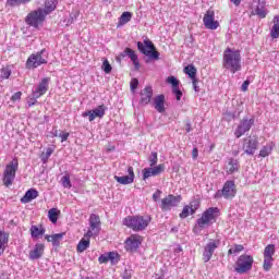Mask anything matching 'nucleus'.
Here are the masks:
<instances>
[{
	"mask_svg": "<svg viewBox=\"0 0 279 279\" xmlns=\"http://www.w3.org/2000/svg\"><path fill=\"white\" fill-rule=\"evenodd\" d=\"M222 66L230 73H239L241 71V51L232 48H227L223 51Z\"/></svg>",
	"mask_w": 279,
	"mask_h": 279,
	"instance_id": "obj_1",
	"label": "nucleus"
},
{
	"mask_svg": "<svg viewBox=\"0 0 279 279\" xmlns=\"http://www.w3.org/2000/svg\"><path fill=\"white\" fill-rule=\"evenodd\" d=\"M151 221L150 218H145L143 216H128L123 219V226L133 230V232H143L147 230V226Z\"/></svg>",
	"mask_w": 279,
	"mask_h": 279,
	"instance_id": "obj_2",
	"label": "nucleus"
},
{
	"mask_svg": "<svg viewBox=\"0 0 279 279\" xmlns=\"http://www.w3.org/2000/svg\"><path fill=\"white\" fill-rule=\"evenodd\" d=\"M219 215L220 211L218 207H209L203 213L202 217L196 220V226H198L201 230L209 228V226H213V223L217 221Z\"/></svg>",
	"mask_w": 279,
	"mask_h": 279,
	"instance_id": "obj_3",
	"label": "nucleus"
},
{
	"mask_svg": "<svg viewBox=\"0 0 279 279\" xmlns=\"http://www.w3.org/2000/svg\"><path fill=\"white\" fill-rule=\"evenodd\" d=\"M137 49L141 53L147 56L149 60H160V52L156 51V46H154V43L149 39H145L144 44L138 41Z\"/></svg>",
	"mask_w": 279,
	"mask_h": 279,
	"instance_id": "obj_4",
	"label": "nucleus"
},
{
	"mask_svg": "<svg viewBox=\"0 0 279 279\" xmlns=\"http://www.w3.org/2000/svg\"><path fill=\"white\" fill-rule=\"evenodd\" d=\"M16 171H19V159L14 158L7 165L3 172V184L5 186H12V182L16 178Z\"/></svg>",
	"mask_w": 279,
	"mask_h": 279,
	"instance_id": "obj_5",
	"label": "nucleus"
},
{
	"mask_svg": "<svg viewBox=\"0 0 279 279\" xmlns=\"http://www.w3.org/2000/svg\"><path fill=\"white\" fill-rule=\"evenodd\" d=\"M47 62H48L47 50L43 49L28 57L26 61V66L28 69H38V66H41V64H47Z\"/></svg>",
	"mask_w": 279,
	"mask_h": 279,
	"instance_id": "obj_6",
	"label": "nucleus"
},
{
	"mask_svg": "<svg viewBox=\"0 0 279 279\" xmlns=\"http://www.w3.org/2000/svg\"><path fill=\"white\" fill-rule=\"evenodd\" d=\"M254 265V257L247 254L241 255L235 263V271L236 274H247V271L252 270Z\"/></svg>",
	"mask_w": 279,
	"mask_h": 279,
	"instance_id": "obj_7",
	"label": "nucleus"
},
{
	"mask_svg": "<svg viewBox=\"0 0 279 279\" xmlns=\"http://www.w3.org/2000/svg\"><path fill=\"white\" fill-rule=\"evenodd\" d=\"M236 195V185L234 184V181L229 180L227 181L222 190H218L215 194V198L219 199L220 197H223L225 199H232Z\"/></svg>",
	"mask_w": 279,
	"mask_h": 279,
	"instance_id": "obj_8",
	"label": "nucleus"
},
{
	"mask_svg": "<svg viewBox=\"0 0 279 279\" xmlns=\"http://www.w3.org/2000/svg\"><path fill=\"white\" fill-rule=\"evenodd\" d=\"M99 232H101V218H99V215L92 214L89 216V229L85 233V236L87 239L98 236Z\"/></svg>",
	"mask_w": 279,
	"mask_h": 279,
	"instance_id": "obj_9",
	"label": "nucleus"
},
{
	"mask_svg": "<svg viewBox=\"0 0 279 279\" xmlns=\"http://www.w3.org/2000/svg\"><path fill=\"white\" fill-rule=\"evenodd\" d=\"M47 15H45V11L43 9H37L27 14L25 19V23L31 27L37 28L40 23L45 22Z\"/></svg>",
	"mask_w": 279,
	"mask_h": 279,
	"instance_id": "obj_10",
	"label": "nucleus"
},
{
	"mask_svg": "<svg viewBox=\"0 0 279 279\" xmlns=\"http://www.w3.org/2000/svg\"><path fill=\"white\" fill-rule=\"evenodd\" d=\"M242 149L246 156H254L258 149V138L250 135L243 140Z\"/></svg>",
	"mask_w": 279,
	"mask_h": 279,
	"instance_id": "obj_11",
	"label": "nucleus"
},
{
	"mask_svg": "<svg viewBox=\"0 0 279 279\" xmlns=\"http://www.w3.org/2000/svg\"><path fill=\"white\" fill-rule=\"evenodd\" d=\"M182 202V196H175L173 194H169L165 198L161 199L160 208L163 213L171 210V208H175Z\"/></svg>",
	"mask_w": 279,
	"mask_h": 279,
	"instance_id": "obj_12",
	"label": "nucleus"
},
{
	"mask_svg": "<svg viewBox=\"0 0 279 279\" xmlns=\"http://www.w3.org/2000/svg\"><path fill=\"white\" fill-rule=\"evenodd\" d=\"M219 240H209V242L205 245L203 252V260L204 263H209L210 258H213V254H215V250L220 245Z\"/></svg>",
	"mask_w": 279,
	"mask_h": 279,
	"instance_id": "obj_13",
	"label": "nucleus"
},
{
	"mask_svg": "<svg viewBox=\"0 0 279 279\" xmlns=\"http://www.w3.org/2000/svg\"><path fill=\"white\" fill-rule=\"evenodd\" d=\"M143 243V236L138 234H132L125 240V247L128 252H137Z\"/></svg>",
	"mask_w": 279,
	"mask_h": 279,
	"instance_id": "obj_14",
	"label": "nucleus"
},
{
	"mask_svg": "<svg viewBox=\"0 0 279 279\" xmlns=\"http://www.w3.org/2000/svg\"><path fill=\"white\" fill-rule=\"evenodd\" d=\"M106 106L105 105H100L98 106L96 109L93 110H88L82 113V117L86 118L88 117V120L90 122L95 121V119H104V116L106 114Z\"/></svg>",
	"mask_w": 279,
	"mask_h": 279,
	"instance_id": "obj_15",
	"label": "nucleus"
},
{
	"mask_svg": "<svg viewBox=\"0 0 279 279\" xmlns=\"http://www.w3.org/2000/svg\"><path fill=\"white\" fill-rule=\"evenodd\" d=\"M143 180H148V178H156V175H160V173H165V163H160L158 166H153L150 168H144L142 170Z\"/></svg>",
	"mask_w": 279,
	"mask_h": 279,
	"instance_id": "obj_16",
	"label": "nucleus"
},
{
	"mask_svg": "<svg viewBox=\"0 0 279 279\" xmlns=\"http://www.w3.org/2000/svg\"><path fill=\"white\" fill-rule=\"evenodd\" d=\"M50 83H51L50 77L43 78L40 83L37 85V87L35 88V90H33V97H35V99H40L43 95H46L47 90H49Z\"/></svg>",
	"mask_w": 279,
	"mask_h": 279,
	"instance_id": "obj_17",
	"label": "nucleus"
},
{
	"mask_svg": "<svg viewBox=\"0 0 279 279\" xmlns=\"http://www.w3.org/2000/svg\"><path fill=\"white\" fill-rule=\"evenodd\" d=\"M254 125V119L247 120V118H243V120L240 122L239 126L236 128L234 135L236 138H241L245 132H250L252 130V126Z\"/></svg>",
	"mask_w": 279,
	"mask_h": 279,
	"instance_id": "obj_18",
	"label": "nucleus"
},
{
	"mask_svg": "<svg viewBox=\"0 0 279 279\" xmlns=\"http://www.w3.org/2000/svg\"><path fill=\"white\" fill-rule=\"evenodd\" d=\"M203 23L206 29H217L219 22L215 21V11L208 10L204 15Z\"/></svg>",
	"mask_w": 279,
	"mask_h": 279,
	"instance_id": "obj_19",
	"label": "nucleus"
},
{
	"mask_svg": "<svg viewBox=\"0 0 279 279\" xmlns=\"http://www.w3.org/2000/svg\"><path fill=\"white\" fill-rule=\"evenodd\" d=\"M125 56H128V58H130V60L133 62L135 71H138L141 69V63L138 62V56L136 52H134L132 48H125L124 51L118 57V60L125 58Z\"/></svg>",
	"mask_w": 279,
	"mask_h": 279,
	"instance_id": "obj_20",
	"label": "nucleus"
},
{
	"mask_svg": "<svg viewBox=\"0 0 279 279\" xmlns=\"http://www.w3.org/2000/svg\"><path fill=\"white\" fill-rule=\"evenodd\" d=\"M151 97H154V89L151 88V86H146L141 92V99H140L141 106H147L149 101H151Z\"/></svg>",
	"mask_w": 279,
	"mask_h": 279,
	"instance_id": "obj_21",
	"label": "nucleus"
},
{
	"mask_svg": "<svg viewBox=\"0 0 279 279\" xmlns=\"http://www.w3.org/2000/svg\"><path fill=\"white\" fill-rule=\"evenodd\" d=\"M43 254H45V244H36L33 250L28 253V258L31 260H38V258H43Z\"/></svg>",
	"mask_w": 279,
	"mask_h": 279,
	"instance_id": "obj_22",
	"label": "nucleus"
},
{
	"mask_svg": "<svg viewBox=\"0 0 279 279\" xmlns=\"http://www.w3.org/2000/svg\"><path fill=\"white\" fill-rule=\"evenodd\" d=\"M128 173L129 175H124V177H114V180H117V182H119V184H132V182H134V168H132V166L128 167Z\"/></svg>",
	"mask_w": 279,
	"mask_h": 279,
	"instance_id": "obj_23",
	"label": "nucleus"
},
{
	"mask_svg": "<svg viewBox=\"0 0 279 279\" xmlns=\"http://www.w3.org/2000/svg\"><path fill=\"white\" fill-rule=\"evenodd\" d=\"M239 160L230 158L226 165V172L229 175H232V173H236V171H239Z\"/></svg>",
	"mask_w": 279,
	"mask_h": 279,
	"instance_id": "obj_24",
	"label": "nucleus"
},
{
	"mask_svg": "<svg viewBox=\"0 0 279 279\" xmlns=\"http://www.w3.org/2000/svg\"><path fill=\"white\" fill-rule=\"evenodd\" d=\"M10 241V234L5 231H0V256L5 252L8 243Z\"/></svg>",
	"mask_w": 279,
	"mask_h": 279,
	"instance_id": "obj_25",
	"label": "nucleus"
},
{
	"mask_svg": "<svg viewBox=\"0 0 279 279\" xmlns=\"http://www.w3.org/2000/svg\"><path fill=\"white\" fill-rule=\"evenodd\" d=\"M36 197H38V191L31 189L21 198V202L22 204H29V202H32V199H36Z\"/></svg>",
	"mask_w": 279,
	"mask_h": 279,
	"instance_id": "obj_26",
	"label": "nucleus"
},
{
	"mask_svg": "<svg viewBox=\"0 0 279 279\" xmlns=\"http://www.w3.org/2000/svg\"><path fill=\"white\" fill-rule=\"evenodd\" d=\"M64 238V233H56L52 235H46L45 239L49 242L52 243L54 247H58L60 245V241Z\"/></svg>",
	"mask_w": 279,
	"mask_h": 279,
	"instance_id": "obj_27",
	"label": "nucleus"
},
{
	"mask_svg": "<svg viewBox=\"0 0 279 279\" xmlns=\"http://www.w3.org/2000/svg\"><path fill=\"white\" fill-rule=\"evenodd\" d=\"M87 247H90V238H88V236H86V234H84L82 240L78 242L76 250H77V252L82 253V252H86Z\"/></svg>",
	"mask_w": 279,
	"mask_h": 279,
	"instance_id": "obj_28",
	"label": "nucleus"
},
{
	"mask_svg": "<svg viewBox=\"0 0 279 279\" xmlns=\"http://www.w3.org/2000/svg\"><path fill=\"white\" fill-rule=\"evenodd\" d=\"M155 110L160 113L165 112V95L155 97Z\"/></svg>",
	"mask_w": 279,
	"mask_h": 279,
	"instance_id": "obj_29",
	"label": "nucleus"
},
{
	"mask_svg": "<svg viewBox=\"0 0 279 279\" xmlns=\"http://www.w3.org/2000/svg\"><path fill=\"white\" fill-rule=\"evenodd\" d=\"M270 36L271 38H279V15H276L272 20Z\"/></svg>",
	"mask_w": 279,
	"mask_h": 279,
	"instance_id": "obj_30",
	"label": "nucleus"
},
{
	"mask_svg": "<svg viewBox=\"0 0 279 279\" xmlns=\"http://www.w3.org/2000/svg\"><path fill=\"white\" fill-rule=\"evenodd\" d=\"M10 75H12V65H7L0 70V82L3 80H10Z\"/></svg>",
	"mask_w": 279,
	"mask_h": 279,
	"instance_id": "obj_31",
	"label": "nucleus"
},
{
	"mask_svg": "<svg viewBox=\"0 0 279 279\" xmlns=\"http://www.w3.org/2000/svg\"><path fill=\"white\" fill-rule=\"evenodd\" d=\"M132 21V13L130 12H123L122 15L119 19L118 27H121V25H128Z\"/></svg>",
	"mask_w": 279,
	"mask_h": 279,
	"instance_id": "obj_32",
	"label": "nucleus"
},
{
	"mask_svg": "<svg viewBox=\"0 0 279 279\" xmlns=\"http://www.w3.org/2000/svg\"><path fill=\"white\" fill-rule=\"evenodd\" d=\"M53 10H56V2L53 0H47L45 2V9H43L45 16H47V14H51Z\"/></svg>",
	"mask_w": 279,
	"mask_h": 279,
	"instance_id": "obj_33",
	"label": "nucleus"
},
{
	"mask_svg": "<svg viewBox=\"0 0 279 279\" xmlns=\"http://www.w3.org/2000/svg\"><path fill=\"white\" fill-rule=\"evenodd\" d=\"M276 254V245L268 244L264 250V258H274Z\"/></svg>",
	"mask_w": 279,
	"mask_h": 279,
	"instance_id": "obj_34",
	"label": "nucleus"
},
{
	"mask_svg": "<svg viewBox=\"0 0 279 279\" xmlns=\"http://www.w3.org/2000/svg\"><path fill=\"white\" fill-rule=\"evenodd\" d=\"M252 14L259 16V19H265L267 16V10L263 4H258Z\"/></svg>",
	"mask_w": 279,
	"mask_h": 279,
	"instance_id": "obj_35",
	"label": "nucleus"
},
{
	"mask_svg": "<svg viewBox=\"0 0 279 279\" xmlns=\"http://www.w3.org/2000/svg\"><path fill=\"white\" fill-rule=\"evenodd\" d=\"M58 215H60V210H58L57 208H51L48 211V219H50V221L52 223H57L58 222Z\"/></svg>",
	"mask_w": 279,
	"mask_h": 279,
	"instance_id": "obj_36",
	"label": "nucleus"
},
{
	"mask_svg": "<svg viewBox=\"0 0 279 279\" xmlns=\"http://www.w3.org/2000/svg\"><path fill=\"white\" fill-rule=\"evenodd\" d=\"M184 73L191 77V80H196L195 75H197V69H195L192 64L184 68Z\"/></svg>",
	"mask_w": 279,
	"mask_h": 279,
	"instance_id": "obj_37",
	"label": "nucleus"
},
{
	"mask_svg": "<svg viewBox=\"0 0 279 279\" xmlns=\"http://www.w3.org/2000/svg\"><path fill=\"white\" fill-rule=\"evenodd\" d=\"M54 148L53 147H48L46 149V153L41 154V161L44 165H47V162L49 161V158H51V154H53Z\"/></svg>",
	"mask_w": 279,
	"mask_h": 279,
	"instance_id": "obj_38",
	"label": "nucleus"
},
{
	"mask_svg": "<svg viewBox=\"0 0 279 279\" xmlns=\"http://www.w3.org/2000/svg\"><path fill=\"white\" fill-rule=\"evenodd\" d=\"M274 147L271 145L263 146L259 150L260 158H267V156L271 155Z\"/></svg>",
	"mask_w": 279,
	"mask_h": 279,
	"instance_id": "obj_39",
	"label": "nucleus"
},
{
	"mask_svg": "<svg viewBox=\"0 0 279 279\" xmlns=\"http://www.w3.org/2000/svg\"><path fill=\"white\" fill-rule=\"evenodd\" d=\"M32 0H7V4H9L11 8H16L17 5H25L26 3H29Z\"/></svg>",
	"mask_w": 279,
	"mask_h": 279,
	"instance_id": "obj_40",
	"label": "nucleus"
},
{
	"mask_svg": "<svg viewBox=\"0 0 279 279\" xmlns=\"http://www.w3.org/2000/svg\"><path fill=\"white\" fill-rule=\"evenodd\" d=\"M31 234L32 236H34L35 239H38L39 236H41V234H45V229H40L36 226H33L31 228Z\"/></svg>",
	"mask_w": 279,
	"mask_h": 279,
	"instance_id": "obj_41",
	"label": "nucleus"
},
{
	"mask_svg": "<svg viewBox=\"0 0 279 279\" xmlns=\"http://www.w3.org/2000/svg\"><path fill=\"white\" fill-rule=\"evenodd\" d=\"M264 270L269 271L274 267V257H264Z\"/></svg>",
	"mask_w": 279,
	"mask_h": 279,
	"instance_id": "obj_42",
	"label": "nucleus"
},
{
	"mask_svg": "<svg viewBox=\"0 0 279 279\" xmlns=\"http://www.w3.org/2000/svg\"><path fill=\"white\" fill-rule=\"evenodd\" d=\"M61 184L63 186V189H71V186H73L71 184V177L69 174H65L61 178Z\"/></svg>",
	"mask_w": 279,
	"mask_h": 279,
	"instance_id": "obj_43",
	"label": "nucleus"
},
{
	"mask_svg": "<svg viewBox=\"0 0 279 279\" xmlns=\"http://www.w3.org/2000/svg\"><path fill=\"white\" fill-rule=\"evenodd\" d=\"M243 250H245L243 245L235 244L229 248L228 254H240V252H243Z\"/></svg>",
	"mask_w": 279,
	"mask_h": 279,
	"instance_id": "obj_44",
	"label": "nucleus"
},
{
	"mask_svg": "<svg viewBox=\"0 0 279 279\" xmlns=\"http://www.w3.org/2000/svg\"><path fill=\"white\" fill-rule=\"evenodd\" d=\"M149 167H156L158 165V153L153 151L148 158Z\"/></svg>",
	"mask_w": 279,
	"mask_h": 279,
	"instance_id": "obj_45",
	"label": "nucleus"
},
{
	"mask_svg": "<svg viewBox=\"0 0 279 279\" xmlns=\"http://www.w3.org/2000/svg\"><path fill=\"white\" fill-rule=\"evenodd\" d=\"M189 215H191V206L185 205L182 209V211L180 213L179 217L180 219H186V217H189Z\"/></svg>",
	"mask_w": 279,
	"mask_h": 279,
	"instance_id": "obj_46",
	"label": "nucleus"
},
{
	"mask_svg": "<svg viewBox=\"0 0 279 279\" xmlns=\"http://www.w3.org/2000/svg\"><path fill=\"white\" fill-rule=\"evenodd\" d=\"M168 84H171L172 88H178L180 86V81L175 76H169L167 78Z\"/></svg>",
	"mask_w": 279,
	"mask_h": 279,
	"instance_id": "obj_47",
	"label": "nucleus"
},
{
	"mask_svg": "<svg viewBox=\"0 0 279 279\" xmlns=\"http://www.w3.org/2000/svg\"><path fill=\"white\" fill-rule=\"evenodd\" d=\"M187 206H190L191 215H195V213H197V209L199 208V202L193 201Z\"/></svg>",
	"mask_w": 279,
	"mask_h": 279,
	"instance_id": "obj_48",
	"label": "nucleus"
},
{
	"mask_svg": "<svg viewBox=\"0 0 279 279\" xmlns=\"http://www.w3.org/2000/svg\"><path fill=\"white\" fill-rule=\"evenodd\" d=\"M172 93H173V95H175L177 101H180V99H182V90H180V86L173 87Z\"/></svg>",
	"mask_w": 279,
	"mask_h": 279,
	"instance_id": "obj_49",
	"label": "nucleus"
},
{
	"mask_svg": "<svg viewBox=\"0 0 279 279\" xmlns=\"http://www.w3.org/2000/svg\"><path fill=\"white\" fill-rule=\"evenodd\" d=\"M172 93H173V95H175L177 101H180V99H182V90H180V86L173 87Z\"/></svg>",
	"mask_w": 279,
	"mask_h": 279,
	"instance_id": "obj_50",
	"label": "nucleus"
},
{
	"mask_svg": "<svg viewBox=\"0 0 279 279\" xmlns=\"http://www.w3.org/2000/svg\"><path fill=\"white\" fill-rule=\"evenodd\" d=\"M102 69L105 71V73H111L112 65H110V62H108V60H105L102 63Z\"/></svg>",
	"mask_w": 279,
	"mask_h": 279,
	"instance_id": "obj_51",
	"label": "nucleus"
},
{
	"mask_svg": "<svg viewBox=\"0 0 279 279\" xmlns=\"http://www.w3.org/2000/svg\"><path fill=\"white\" fill-rule=\"evenodd\" d=\"M108 262H109V259H108V253L102 254V255H100V256L98 257V263H100V264H106V263H108Z\"/></svg>",
	"mask_w": 279,
	"mask_h": 279,
	"instance_id": "obj_52",
	"label": "nucleus"
},
{
	"mask_svg": "<svg viewBox=\"0 0 279 279\" xmlns=\"http://www.w3.org/2000/svg\"><path fill=\"white\" fill-rule=\"evenodd\" d=\"M136 88H138V78H132L131 90H136Z\"/></svg>",
	"mask_w": 279,
	"mask_h": 279,
	"instance_id": "obj_53",
	"label": "nucleus"
},
{
	"mask_svg": "<svg viewBox=\"0 0 279 279\" xmlns=\"http://www.w3.org/2000/svg\"><path fill=\"white\" fill-rule=\"evenodd\" d=\"M160 195H162V191L157 190V191L153 194V201H154V202H158V199H160Z\"/></svg>",
	"mask_w": 279,
	"mask_h": 279,
	"instance_id": "obj_54",
	"label": "nucleus"
},
{
	"mask_svg": "<svg viewBox=\"0 0 279 279\" xmlns=\"http://www.w3.org/2000/svg\"><path fill=\"white\" fill-rule=\"evenodd\" d=\"M192 84H193V88H194L195 93H199V87L197 86V84H199V80L192 78Z\"/></svg>",
	"mask_w": 279,
	"mask_h": 279,
	"instance_id": "obj_55",
	"label": "nucleus"
},
{
	"mask_svg": "<svg viewBox=\"0 0 279 279\" xmlns=\"http://www.w3.org/2000/svg\"><path fill=\"white\" fill-rule=\"evenodd\" d=\"M59 138H61V143L69 141V133H64V132L59 133Z\"/></svg>",
	"mask_w": 279,
	"mask_h": 279,
	"instance_id": "obj_56",
	"label": "nucleus"
},
{
	"mask_svg": "<svg viewBox=\"0 0 279 279\" xmlns=\"http://www.w3.org/2000/svg\"><path fill=\"white\" fill-rule=\"evenodd\" d=\"M23 93L21 92H16L12 97H11V100L12 101H19V99H21Z\"/></svg>",
	"mask_w": 279,
	"mask_h": 279,
	"instance_id": "obj_57",
	"label": "nucleus"
},
{
	"mask_svg": "<svg viewBox=\"0 0 279 279\" xmlns=\"http://www.w3.org/2000/svg\"><path fill=\"white\" fill-rule=\"evenodd\" d=\"M248 86H250V81H244L242 86H241V90L243 93H245L247 90Z\"/></svg>",
	"mask_w": 279,
	"mask_h": 279,
	"instance_id": "obj_58",
	"label": "nucleus"
},
{
	"mask_svg": "<svg viewBox=\"0 0 279 279\" xmlns=\"http://www.w3.org/2000/svg\"><path fill=\"white\" fill-rule=\"evenodd\" d=\"M38 98L34 97L28 100V107L32 108V106H36Z\"/></svg>",
	"mask_w": 279,
	"mask_h": 279,
	"instance_id": "obj_59",
	"label": "nucleus"
},
{
	"mask_svg": "<svg viewBox=\"0 0 279 279\" xmlns=\"http://www.w3.org/2000/svg\"><path fill=\"white\" fill-rule=\"evenodd\" d=\"M226 118L228 119V121H232L233 119H236V116L232 112H227Z\"/></svg>",
	"mask_w": 279,
	"mask_h": 279,
	"instance_id": "obj_60",
	"label": "nucleus"
},
{
	"mask_svg": "<svg viewBox=\"0 0 279 279\" xmlns=\"http://www.w3.org/2000/svg\"><path fill=\"white\" fill-rule=\"evenodd\" d=\"M197 156H199V151L197 150V147H194L192 150V158L196 160Z\"/></svg>",
	"mask_w": 279,
	"mask_h": 279,
	"instance_id": "obj_61",
	"label": "nucleus"
},
{
	"mask_svg": "<svg viewBox=\"0 0 279 279\" xmlns=\"http://www.w3.org/2000/svg\"><path fill=\"white\" fill-rule=\"evenodd\" d=\"M107 256H108V259L109 260H114L116 256H117V253L114 252H109L107 253Z\"/></svg>",
	"mask_w": 279,
	"mask_h": 279,
	"instance_id": "obj_62",
	"label": "nucleus"
},
{
	"mask_svg": "<svg viewBox=\"0 0 279 279\" xmlns=\"http://www.w3.org/2000/svg\"><path fill=\"white\" fill-rule=\"evenodd\" d=\"M193 129L191 128V122H186L185 124V132H191Z\"/></svg>",
	"mask_w": 279,
	"mask_h": 279,
	"instance_id": "obj_63",
	"label": "nucleus"
},
{
	"mask_svg": "<svg viewBox=\"0 0 279 279\" xmlns=\"http://www.w3.org/2000/svg\"><path fill=\"white\" fill-rule=\"evenodd\" d=\"M75 19H77V15L71 14V15H70L69 23H73V22L75 21Z\"/></svg>",
	"mask_w": 279,
	"mask_h": 279,
	"instance_id": "obj_64",
	"label": "nucleus"
}]
</instances>
